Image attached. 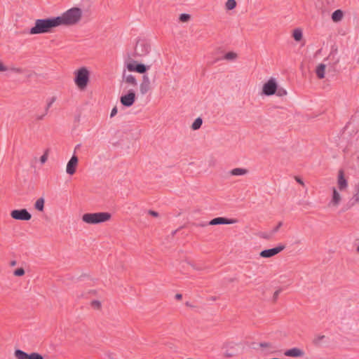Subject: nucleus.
<instances>
[{"label":"nucleus","mask_w":359,"mask_h":359,"mask_svg":"<svg viewBox=\"0 0 359 359\" xmlns=\"http://www.w3.org/2000/svg\"><path fill=\"white\" fill-rule=\"evenodd\" d=\"M175 298L178 300L181 299H182V294H177L175 295Z\"/></svg>","instance_id":"nucleus-36"},{"label":"nucleus","mask_w":359,"mask_h":359,"mask_svg":"<svg viewBox=\"0 0 359 359\" xmlns=\"http://www.w3.org/2000/svg\"><path fill=\"white\" fill-rule=\"evenodd\" d=\"M297 182L298 183H299V184H300L301 185H302V186H304V182H303L301 179H299V178H297Z\"/></svg>","instance_id":"nucleus-35"},{"label":"nucleus","mask_w":359,"mask_h":359,"mask_svg":"<svg viewBox=\"0 0 359 359\" xmlns=\"http://www.w3.org/2000/svg\"><path fill=\"white\" fill-rule=\"evenodd\" d=\"M285 249L284 245H278L276 248L264 250L260 252L259 256L262 258H271L278 255Z\"/></svg>","instance_id":"nucleus-13"},{"label":"nucleus","mask_w":359,"mask_h":359,"mask_svg":"<svg viewBox=\"0 0 359 359\" xmlns=\"http://www.w3.org/2000/svg\"><path fill=\"white\" fill-rule=\"evenodd\" d=\"M224 58L228 61H234L238 58V54L236 52L230 51L224 55Z\"/></svg>","instance_id":"nucleus-24"},{"label":"nucleus","mask_w":359,"mask_h":359,"mask_svg":"<svg viewBox=\"0 0 359 359\" xmlns=\"http://www.w3.org/2000/svg\"><path fill=\"white\" fill-rule=\"evenodd\" d=\"M11 70L16 73H21L22 71L20 68H9L3 62L0 61V72H4Z\"/></svg>","instance_id":"nucleus-22"},{"label":"nucleus","mask_w":359,"mask_h":359,"mask_svg":"<svg viewBox=\"0 0 359 359\" xmlns=\"http://www.w3.org/2000/svg\"><path fill=\"white\" fill-rule=\"evenodd\" d=\"M149 214L154 217H157L158 216V213L156 212H154V211H150L149 212Z\"/></svg>","instance_id":"nucleus-33"},{"label":"nucleus","mask_w":359,"mask_h":359,"mask_svg":"<svg viewBox=\"0 0 359 359\" xmlns=\"http://www.w3.org/2000/svg\"><path fill=\"white\" fill-rule=\"evenodd\" d=\"M202 123H203L202 119L201 118H197L196 119H195V121H194V123L191 125L192 130H196L199 129L201 127Z\"/></svg>","instance_id":"nucleus-27"},{"label":"nucleus","mask_w":359,"mask_h":359,"mask_svg":"<svg viewBox=\"0 0 359 359\" xmlns=\"http://www.w3.org/2000/svg\"><path fill=\"white\" fill-rule=\"evenodd\" d=\"M248 172V170L243 168H233L230 171V174L233 176H242Z\"/></svg>","instance_id":"nucleus-21"},{"label":"nucleus","mask_w":359,"mask_h":359,"mask_svg":"<svg viewBox=\"0 0 359 359\" xmlns=\"http://www.w3.org/2000/svg\"><path fill=\"white\" fill-rule=\"evenodd\" d=\"M124 67L128 72H135L143 75L140 84V92L142 95L147 94L151 89L150 79L146 74L151 69V65L142 63L131 57L124 60Z\"/></svg>","instance_id":"nucleus-1"},{"label":"nucleus","mask_w":359,"mask_h":359,"mask_svg":"<svg viewBox=\"0 0 359 359\" xmlns=\"http://www.w3.org/2000/svg\"><path fill=\"white\" fill-rule=\"evenodd\" d=\"M352 200L353 201L354 204H358L359 203V183L355 186Z\"/></svg>","instance_id":"nucleus-25"},{"label":"nucleus","mask_w":359,"mask_h":359,"mask_svg":"<svg viewBox=\"0 0 359 359\" xmlns=\"http://www.w3.org/2000/svg\"><path fill=\"white\" fill-rule=\"evenodd\" d=\"M14 356L16 359H43V357L38 353L33 352L28 354L20 349L14 351Z\"/></svg>","instance_id":"nucleus-12"},{"label":"nucleus","mask_w":359,"mask_h":359,"mask_svg":"<svg viewBox=\"0 0 359 359\" xmlns=\"http://www.w3.org/2000/svg\"><path fill=\"white\" fill-rule=\"evenodd\" d=\"M341 191L337 189L335 187L332 188V195L328 206L332 208H337L342 201Z\"/></svg>","instance_id":"nucleus-9"},{"label":"nucleus","mask_w":359,"mask_h":359,"mask_svg":"<svg viewBox=\"0 0 359 359\" xmlns=\"http://www.w3.org/2000/svg\"><path fill=\"white\" fill-rule=\"evenodd\" d=\"M117 112H118L117 108L116 107H114L111 109V114H110V117L112 118V117L115 116L116 115Z\"/></svg>","instance_id":"nucleus-32"},{"label":"nucleus","mask_w":359,"mask_h":359,"mask_svg":"<svg viewBox=\"0 0 359 359\" xmlns=\"http://www.w3.org/2000/svg\"><path fill=\"white\" fill-rule=\"evenodd\" d=\"M260 346L264 348H269L270 346L267 343L261 344Z\"/></svg>","instance_id":"nucleus-34"},{"label":"nucleus","mask_w":359,"mask_h":359,"mask_svg":"<svg viewBox=\"0 0 359 359\" xmlns=\"http://www.w3.org/2000/svg\"><path fill=\"white\" fill-rule=\"evenodd\" d=\"M190 15L189 14H186V13H183V14H181L179 17V20L182 22H187L189 20H190Z\"/></svg>","instance_id":"nucleus-28"},{"label":"nucleus","mask_w":359,"mask_h":359,"mask_svg":"<svg viewBox=\"0 0 359 359\" xmlns=\"http://www.w3.org/2000/svg\"><path fill=\"white\" fill-rule=\"evenodd\" d=\"M326 65L320 63L316 66V74L318 79H323L325 76Z\"/></svg>","instance_id":"nucleus-17"},{"label":"nucleus","mask_w":359,"mask_h":359,"mask_svg":"<svg viewBox=\"0 0 359 359\" xmlns=\"http://www.w3.org/2000/svg\"><path fill=\"white\" fill-rule=\"evenodd\" d=\"M137 99L136 90L130 88L120 97V102L126 107H130L135 103Z\"/></svg>","instance_id":"nucleus-7"},{"label":"nucleus","mask_w":359,"mask_h":359,"mask_svg":"<svg viewBox=\"0 0 359 359\" xmlns=\"http://www.w3.org/2000/svg\"><path fill=\"white\" fill-rule=\"evenodd\" d=\"M34 208L39 212H43L45 208V198L40 197L36 200L34 204Z\"/></svg>","instance_id":"nucleus-18"},{"label":"nucleus","mask_w":359,"mask_h":359,"mask_svg":"<svg viewBox=\"0 0 359 359\" xmlns=\"http://www.w3.org/2000/svg\"><path fill=\"white\" fill-rule=\"evenodd\" d=\"M356 251L359 254V245L357 247Z\"/></svg>","instance_id":"nucleus-38"},{"label":"nucleus","mask_w":359,"mask_h":359,"mask_svg":"<svg viewBox=\"0 0 359 359\" xmlns=\"http://www.w3.org/2000/svg\"><path fill=\"white\" fill-rule=\"evenodd\" d=\"M337 189L341 191H345L348 188V182L345 177L343 170H339L337 175Z\"/></svg>","instance_id":"nucleus-15"},{"label":"nucleus","mask_w":359,"mask_h":359,"mask_svg":"<svg viewBox=\"0 0 359 359\" xmlns=\"http://www.w3.org/2000/svg\"><path fill=\"white\" fill-rule=\"evenodd\" d=\"M59 27L56 18L36 20L34 26L31 28L29 33L31 34H40L49 33L55 27Z\"/></svg>","instance_id":"nucleus-3"},{"label":"nucleus","mask_w":359,"mask_h":359,"mask_svg":"<svg viewBox=\"0 0 359 359\" xmlns=\"http://www.w3.org/2000/svg\"><path fill=\"white\" fill-rule=\"evenodd\" d=\"M74 82L76 88L79 91H84L86 90L90 77V71L86 67H81L73 72Z\"/></svg>","instance_id":"nucleus-4"},{"label":"nucleus","mask_w":359,"mask_h":359,"mask_svg":"<svg viewBox=\"0 0 359 359\" xmlns=\"http://www.w3.org/2000/svg\"><path fill=\"white\" fill-rule=\"evenodd\" d=\"M83 10L79 7H72L61 15L55 17L59 27H72L78 25L82 20Z\"/></svg>","instance_id":"nucleus-2"},{"label":"nucleus","mask_w":359,"mask_h":359,"mask_svg":"<svg viewBox=\"0 0 359 359\" xmlns=\"http://www.w3.org/2000/svg\"><path fill=\"white\" fill-rule=\"evenodd\" d=\"M48 151H46L44 154L40 157V162L41 164L45 163L48 161Z\"/></svg>","instance_id":"nucleus-30"},{"label":"nucleus","mask_w":359,"mask_h":359,"mask_svg":"<svg viewBox=\"0 0 359 359\" xmlns=\"http://www.w3.org/2000/svg\"><path fill=\"white\" fill-rule=\"evenodd\" d=\"M284 355L291 358H300L305 355V351L298 347H293L285 351Z\"/></svg>","instance_id":"nucleus-14"},{"label":"nucleus","mask_w":359,"mask_h":359,"mask_svg":"<svg viewBox=\"0 0 359 359\" xmlns=\"http://www.w3.org/2000/svg\"><path fill=\"white\" fill-rule=\"evenodd\" d=\"M292 37L295 41L299 42L303 39V32L300 28H296L292 31Z\"/></svg>","instance_id":"nucleus-20"},{"label":"nucleus","mask_w":359,"mask_h":359,"mask_svg":"<svg viewBox=\"0 0 359 359\" xmlns=\"http://www.w3.org/2000/svg\"><path fill=\"white\" fill-rule=\"evenodd\" d=\"M13 273L16 276H22L25 274V270L22 268H19L15 269Z\"/></svg>","instance_id":"nucleus-31"},{"label":"nucleus","mask_w":359,"mask_h":359,"mask_svg":"<svg viewBox=\"0 0 359 359\" xmlns=\"http://www.w3.org/2000/svg\"><path fill=\"white\" fill-rule=\"evenodd\" d=\"M126 70L127 69L124 67L122 74V80L125 86V89L128 90L130 88H134L136 90L137 86V80L136 77L133 74H126Z\"/></svg>","instance_id":"nucleus-8"},{"label":"nucleus","mask_w":359,"mask_h":359,"mask_svg":"<svg viewBox=\"0 0 359 359\" xmlns=\"http://www.w3.org/2000/svg\"><path fill=\"white\" fill-rule=\"evenodd\" d=\"M262 94L266 96H271L276 95L278 97H284L287 95V90L280 87L277 79L271 77L264 82L262 87Z\"/></svg>","instance_id":"nucleus-5"},{"label":"nucleus","mask_w":359,"mask_h":359,"mask_svg":"<svg viewBox=\"0 0 359 359\" xmlns=\"http://www.w3.org/2000/svg\"><path fill=\"white\" fill-rule=\"evenodd\" d=\"M344 17V13L343 11L338 9L334 11L332 14L331 18L334 22H341Z\"/></svg>","instance_id":"nucleus-19"},{"label":"nucleus","mask_w":359,"mask_h":359,"mask_svg":"<svg viewBox=\"0 0 359 359\" xmlns=\"http://www.w3.org/2000/svg\"><path fill=\"white\" fill-rule=\"evenodd\" d=\"M78 166L79 158L76 155L73 154L66 165V173L70 176L74 175L76 172Z\"/></svg>","instance_id":"nucleus-11"},{"label":"nucleus","mask_w":359,"mask_h":359,"mask_svg":"<svg viewBox=\"0 0 359 359\" xmlns=\"http://www.w3.org/2000/svg\"><path fill=\"white\" fill-rule=\"evenodd\" d=\"M226 345L228 346H231L233 348V350L231 351H226L225 352V355L226 356L231 357V356H233L236 354V347L238 346L237 344H236L233 342H228L226 344Z\"/></svg>","instance_id":"nucleus-23"},{"label":"nucleus","mask_w":359,"mask_h":359,"mask_svg":"<svg viewBox=\"0 0 359 359\" xmlns=\"http://www.w3.org/2000/svg\"><path fill=\"white\" fill-rule=\"evenodd\" d=\"M237 3L235 0H227L225 3V8L228 11L234 9L236 7Z\"/></svg>","instance_id":"nucleus-26"},{"label":"nucleus","mask_w":359,"mask_h":359,"mask_svg":"<svg viewBox=\"0 0 359 359\" xmlns=\"http://www.w3.org/2000/svg\"><path fill=\"white\" fill-rule=\"evenodd\" d=\"M10 215L15 220L29 221L32 218V215L26 209L13 210Z\"/></svg>","instance_id":"nucleus-10"},{"label":"nucleus","mask_w":359,"mask_h":359,"mask_svg":"<svg viewBox=\"0 0 359 359\" xmlns=\"http://www.w3.org/2000/svg\"><path fill=\"white\" fill-rule=\"evenodd\" d=\"M281 225H282V223H281V222H279V223H278V226L276 227V229H275V230H274V231H277L278 230V229L281 226Z\"/></svg>","instance_id":"nucleus-37"},{"label":"nucleus","mask_w":359,"mask_h":359,"mask_svg":"<svg viewBox=\"0 0 359 359\" xmlns=\"http://www.w3.org/2000/svg\"><path fill=\"white\" fill-rule=\"evenodd\" d=\"M91 306L94 309L99 310L101 308V302L98 300H93Z\"/></svg>","instance_id":"nucleus-29"},{"label":"nucleus","mask_w":359,"mask_h":359,"mask_svg":"<svg viewBox=\"0 0 359 359\" xmlns=\"http://www.w3.org/2000/svg\"><path fill=\"white\" fill-rule=\"evenodd\" d=\"M111 215L107 212L85 213L81 217L83 223L89 225H96L109 222Z\"/></svg>","instance_id":"nucleus-6"},{"label":"nucleus","mask_w":359,"mask_h":359,"mask_svg":"<svg viewBox=\"0 0 359 359\" xmlns=\"http://www.w3.org/2000/svg\"><path fill=\"white\" fill-rule=\"evenodd\" d=\"M236 222V219H228L226 217H216L209 222V225H219V224H232Z\"/></svg>","instance_id":"nucleus-16"}]
</instances>
